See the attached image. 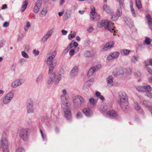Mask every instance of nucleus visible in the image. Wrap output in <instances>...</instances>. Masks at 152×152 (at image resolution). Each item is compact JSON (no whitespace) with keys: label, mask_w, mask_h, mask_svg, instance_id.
I'll return each instance as SVG.
<instances>
[{"label":"nucleus","mask_w":152,"mask_h":152,"mask_svg":"<svg viewBox=\"0 0 152 152\" xmlns=\"http://www.w3.org/2000/svg\"><path fill=\"white\" fill-rule=\"evenodd\" d=\"M56 51L54 50L52 53L49 52L47 54L48 57L46 61V63L49 66L48 73H50L53 72L56 65V62L53 63V59L56 56Z\"/></svg>","instance_id":"1"},{"label":"nucleus","mask_w":152,"mask_h":152,"mask_svg":"<svg viewBox=\"0 0 152 152\" xmlns=\"http://www.w3.org/2000/svg\"><path fill=\"white\" fill-rule=\"evenodd\" d=\"M97 26L99 28L103 27H106L110 32H113V35L115 34L116 31H115L113 26V24L112 22L108 20H104L99 22L97 24Z\"/></svg>","instance_id":"2"},{"label":"nucleus","mask_w":152,"mask_h":152,"mask_svg":"<svg viewBox=\"0 0 152 152\" xmlns=\"http://www.w3.org/2000/svg\"><path fill=\"white\" fill-rule=\"evenodd\" d=\"M18 134L21 139L23 141H27L29 137V129L27 128H21L18 130Z\"/></svg>","instance_id":"3"},{"label":"nucleus","mask_w":152,"mask_h":152,"mask_svg":"<svg viewBox=\"0 0 152 152\" xmlns=\"http://www.w3.org/2000/svg\"><path fill=\"white\" fill-rule=\"evenodd\" d=\"M6 133L3 134L0 142V147L3 148V152H9L8 142L6 138Z\"/></svg>","instance_id":"4"},{"label":"nucleus","mask_w":152,"mask_h":152,"mask_svg":"<svg viewBox=\"0 0 152 152\" xmlns=\"http://www.w3.org/2000/svg\"><path fill=\"white\" fill-rule=\"evenodd\" d=\"M14 96V93L10 92L7 94L3 99V102L4 104L9 103L12 99Z\"/></svg>","instance_id":"5"},{"label":"nucleus","mask_w":152,"mask_h":152,"mask_svg":"<svg viewBox=\"0 0 152 152\" xmlns=\"http://www.w3.org/2000/svg\"><path fill=\"white\" fill-rule=\"evenodd\" d=\"M64 116L67 120H70L72 118L71 113L69 107H64Z\"/></svg>","instance_id":"6"},{"label":"nucleus","mask_w":152,"mask_h":152,"mask_svg":"<svg viewBox=\"0 0 152 152\" xmlns=\"http://www.w3.org/2000/svg\"><path fill=\"white\" fill-rule=\"evenodd\" d=\"M53 33V30L50 29L42 37L41 41L43 43H45L52 35Z\"/></svg>","instance_id":"7"},{"label":"nucleus","mask_w":152,"mask_h":152,"mask_svg":"<svg viewBox=\"0 0 152 152\" xmlns=\"http://www.w3.org/2000/svg\"><path fill=\"white\" fill-rule=\"evenodd\" d=\"M49 77L47 81V83L48 85H51L53 83L56 79V75L54 73L51 72L49 73Z\"/></svg>","instance_id":"8"},{"label":"nucleus","mask_w":152,"mask_h":152,"mask_svg":"<svg viewBox=\"0 0 152 152\" xmlns=\"http://www.w3.org/2000/svg\"><path fill=\"white\" fill-rule=\"evenodd\" d=\"M23 83V81L22 80L17 79L11 83V86L13 88H16L21 85Z\"/></svg>","instance_id":"9"},{"label":"nucleus","mask_w":152,"mask_h":152,"mask_svg":"<svg viewBox=\"0 0 152 152\" xmlns=\"http://www.w3.org/2000/svg\"><path fill=\"white\" fill-rule=\"evenodd\" d=\"M78 71V67L77 66H74L71 71L69 75L71 77L73 78L75 77Z\"/></svg>","instance_id":"10"},{"label":"nucleus","mask_w":152,"mask_h":152,"mask_svg":"<svg viewBox=\"0 0 152 152\" xmlns=\"http://www.w3.org/2000/svg\"><path fill=\"white\" fill-rule=\"evenodd\" d=\"M42 3V0H38L35 3L34 9V11L35 13H37L39 11L41 7Z\"/></svg>","instance_id":"11"},{"label":"nucleus","mask_w":152,"mask_h":152,"mask_svg":"<svg viewBox=\"0 0 152 152\" xmlns=\"http://www.w3.org/2000/svg\"><path fill=\"white\" fill-rule=\"evenodd\" d=\"M119 54V53L118 52H114L109 54L107 57V59L108 60H110L113 59H116L118 57Z\"/></svg>","instance_id":"12"},{"label":"nucleus","mask_w":152,"mask_h":152,"mask_svg":"<svg viewBox=\"0 0 152 152\" xmlns=\"http://www.w3.org/2000/svg\"><path fill=\"white\" fill-rule=\"evenodd\" d=\"M120 105L122 108L126 109L128 105V99H120Z\"/></svg>","instance_id":"13"},{"label":"nucleus","mask_w":152,"mask_h":152,"mask_svg":"<svg viewBox=\"0 0 152 152\" xmlns=\"http://www.w3.org/2000/svg\"><path fill=\"white\" fill-rule=\"evenodd\" d=\"M68 97H69L63 96L61 97L62 104L64 106V107H69V103Z\"/></svg>","instance_id":"14"},{"label":"nucleus","mask_w":152,"mask_h":152,"mask_svg":"<svg viewBox=\"0 0 152 152\" xmlns=\"http://www.w3.org/2000/svg\"><path fill=\"white\" fill-rule=\"evenodd\" d=\"M114 44V43L113 41H109L104 45L103 49L104 51L109 50L113 46Z\"/></svg>","instance_id":"15"},{"label":"nucleus","mask_w":152,"mask_h":152,"mask_svg":"<svg viewBox=\"0 0 152 152\" xmlns=\"http://www.w3.org/2000/svg\"><path fill=\"white\" fill-rule=\"evenodd\" d=\"M83 111L84 114L87 117H91L93 114L92 111L88 108L84 109Z\"/></svg>","instance_id":"16"},{"label":"nucleus","mask_w":152,"mask_h":152,"mask_svg":"<svg viewBox=\"0 0 152 152\" xmlns=\"http://www.w3.org/2000/svg\"><path fill=\"white\" fill-rule=\"evenodd\" d=\"M91 20H94L96 18L97 14L95 12V8L93 6H91Z\"/></svg>","instance_id":"17"},{"label":"nucleus","mask_w":152,"mask_h":152,"mask_svg":"<svg viewBox=\"0 0 152 152\" xmlns=\"http://www.w3.org/2000/svg\"><path fill=\"white\" fill-rule=\"evenodd\" d=\"M113 77L110 76L106 78L107 85L109 87H111L113 85Z\"/></svg>","instance_id":"18"},{"label":"nucleus","mask_w":152,"mask_h":152,"mask_svg":"<svg viewBox=\"0 0 152 152\" xmlns=\"http://www.w3.org/2000/svg\"><path fill=\"white\" fill-rule=\"evenodd\" d=\"M27 110L28 113H32L33 112V104L31 102H28L27 106Z\"/></svg>","instance_id":"19"},{"label":"nucleus","mask_w":152,"mask_h":152,"mask_svg":"<svg viewBox=\"0 0 152 152\" xmlns=\"http://www.w3.org/2000/svg\"><path fill=\"white\" fill-rule=\"evenodd\" d=\"M107 115L110 117L113 118L116 116L117 113L114 111L112 110L108 111L107 113Z\"/></svg>","instance_id":"20"},{"label":"nucleus","mask_w":152,"mask_h":152,"mask_svg":"<svg viewBox=\"0 0 152 152\" xmlns=\"http://www.w3.org/2000/svg\"><path fill=\"white\" fill-rule=\"evenodd\" d=\"M103 8L104 10L108 14H112L113 13V11L106 4L104 5Z\"/></svg>","instance_id":"21"},{"label":"nucleus","mask_w":152,"mask_h":152,"mask_svg":"<svg viewBox=\"0 0 152 152\" xmlns=\"http://www.w3.org/2000/svg\"><path fill=\"white\" fill-rule=\"evenodd\" d=\"M118 95L120 99H128L127 94L124 91H121L119 92L118 93Z\"/></svg>","instance_id":"22"},{"label":"nucleus","mask_w":152,"mask_h":152,"mask_svg":"<svg viewBox=\"0 0 152 152\" xmlns=\"http://www.w3.org/2000/svg\"><path fill=\"white\" fill-rule=\"evenodd\" d=\"M79 49L78 48L71 49L69 51V55L71 56H73L75 53H77L79 51Z\"/></svg>","instance_id":"23"},{"label":"nucleus","mask_w":152,"mask_h":152,"mask_svg":"<svg viewBox=\"0 0 152 152\" xmlns=\"http://www.w3.org/2000/svg\"><path fill=\"white\" fill-rule=\"evenodd\" d=\"M28 4V0H25V1L23 2V5L22 6L21 11L23 12L26 9L27 5Z\"/></svg>","instance_id":"24"},{"label":"nucleus","mask_w":152,"mask_h":152,"mask_svg":"<svg viewBox=\"0 0 152 152\" xmlns=\"http://www.w3.org/2000/svg\"><path fill=\"white\" fill-rule=\"evenodd\" d=\"M48 12V10L46 7L42 9L41 11L40 14L41 16L42 17H44L45 16Z\"/></svg>","instance_id":"25"},{"label":"nucleus","mask_w":152,"mask_h":152,"mask_svg":"<svg viewBox=\"0 0 152 152\" xmlns=\"http://www.w3.org/2000/svg\"><path fill=\"white\" fill-rule=\"evenodd\" d=\"M121 7L122 6H120L118 7V9L117 10L116 15L119 18L122 15V11H121Z\"/></svg>","instance_id":"26"},{"label":"nucleus","mask_w":152,"mask_h":152,"mask_svg":"<svg viewBox=\"0 0 152 152\" xmlns=\"http://www.w3.org/2000/svg\"><path fill=\"white\" fill-rule=\"evenodd\" d=\"M78 99L80 101V102L77 104V106L79 107L82 104L85 102V100L81 96L78 95Z\"/></svg>","instance_id":"27"},{"label":"nucleus","mask_w":152,"mask_h":152,"mask_svg":"<svg viewBox=\"0 0 152 152\" xmlns=\"http://www.w3.org/2000/svg\"><path fill=\"white\" fill-rule=\"evenodd\" d=\"M136 89L139 92H146L145 86H139L136 88Z\"/></svg>","instance_id":"28"},{"label":"nucleus","mask_w":152,"mask_h":152,"mask_svg":"<svg viewBox=\"0 0 152 152\" xmlns=\"http://www.w3.org/2000/svg\"><path fill=\"white\" fill-rule=\"evenodd\" d=\"M94 79H91L88 80L85 83V85L86 86H89L92 85L94 83Z\"/></svg>","instance_id":"29"},{"label":"nucleus","mask_w":152,"mask_h":152,"mask_svg":"<svg viewBox=\"0 0 152 152\" xmlns=\"http://www.w3.org/2000/svg\"><path fill=\"white\" fill-rule=\"evenodd\" d=\"M89 102L90 104H92L93 106H94L96 105L97 101L94 98H91L89 99Z\"/></svg>","instance_id":"30"},{"label":"nucleus","mask_w":152,"mask_h":152,"mask_svg":"<svg viewBox=\"0 0 152 152\" xmlns=\"http://www.w3.org/2000/svg\"><path fill=\"white\" fill-rule=\"evenodd\" d=\"M95 72V71L93 67L91 68L88 73V76L89 77L91 76Z\"/></svg>","instance_id":"31"},{"label":"nucleus","mask_w":152,"mask_h":152,"mask_svg":"<svg viewBox=\"0 0 152 152\" xmlns=\"http://www.w3.org/2000/svg\"><path fill=\"white\" fill-rule=\"evenodd\" d=\"M125 21L127 25L130 26H131L133 25V22L130 19H128L125 20Z\"/></svg>","instance_id":"32"},{"label":"nucleus","mask_w":152,"mask_h":152,"mask_svg":"<svg viewBox=\"0 0 152 152\" xmlns=\"http://www.w3.org/2000/svg\"><path fill=\"white\" fill-rule=\"evenodd\" d=\"M43 79V75L40 74L38 75L35 80V82L37 83H39L40 81L42 80Z\"/></svg>","instance_id":"33"},{"label":"nucleus","mask_w":152,"mask_h":152,"mask_svg":"<svg viewBox=\"0 0 152 152\" xmlns=\"http://www.w3.org/2000/svg\"><path fill=\"white\" fill-rule=\"evenodd\" d=\"M152 40L148 37H146L145 38V40H144V42L147 45H150L151 44V42Z\"/></svg>","instance_id":"34"},{"label":"nucleus","mask_w":152,"mask_h":152,"mask_svg":"<svg viewBox=\"0 0 152 152\" xmlns=\"http://www.w3.org/2000/svg\"><path fill=\"white\" fill-rule=\"evenodd\" d=\"M62 94L61 95V97H62V96L64 97H68V96H67V91L66 89H63L62 91Z\"/></svg>","instance_id":"35"},{"label":"nucleus","mask_w":152,"mask_h":152,"mask_svg":"<svg viewBox=\"0 0 152 152\" xmlns=\"http://www.w3.org/2000/svg\"><path fill=\"white\" fill-rule=\"evenodd\" d=\"M138 57L135 56H133L131 58V61L132 63H135L137 61Z\"/></svg>","instance_id":"36"},{"label":"nucleus","mask_w":152,"mask_h":152,"mask_svg":"<svg viewBox=\"0 0 152 152\" xmlns=\"http://www.w3.org/2000/svg\"><path fill=\"white\" fill-rule=\"evenodd\" d=\"M72 42V41L70 43L68 46L64 50V51L65 52H67L69 50L72 48L73 47Z\"/></svg>","instance_id":"37"},{"label":"nucleus","mask_w":152,"mask_h":152,"mask_svg":"<svg viewBox=\"0 0 152 152\" xmlns=\"http://www.w3.org/2000/svg\"><path fill=\"white\" fill-rule=\"evenodd\" d=\"M136 3L137 6L139 9H140L142 7L141 3L140 0H136Z\"/></svg>","instance_id":"38"},{"label":"nucleus","mask_w":152,"mask_h":152,"mask_svg":"<svg viewBox=\"0 0 152 152\" xmlns=\"http://www.w3.org/2000/svg\"><path fill=\"white\" fill-rule=\"evenodd\" d=\"M76 35V34L75 32H74L73 34H69L68 36V38L69 40H71V39L74 38Z\"/></svg>","instance_id":"39"},{"label":"nucleus","mask_w":152,"mask_h":152,"mask_svg":"<svg viewBox=\"0 0 152 152\" xmlns=\"http://www.w3.org/2000/svg\"><path fill=\"white\" fill-rule=\"evenodd\" d=\"M61 76L60 75H58L54 83L56 85L58 84L59 81L61 80Z\"/></svg>","instance_id":"40"},{"label":"nucleus","mask_w":152,"mask_h":152,"mask_svg":"<svg viewBox=\"0 0 152 152\" xmlns=\"http://www.w3.org/2000/svg\"><path fill=\"white\" fill-rule=\"evenodd\" d=\"M130 52V50L126 49L122 50L121 51V53H123L125 55H128Z\"/></svg>","instance_id":"41"},{"label":"nucleus","mask_w":152,"mask_h":152,"mask_svg":"<svg viewBox=\"0 0 152 152\" xmlns=\"http://www.w3.org/2000/svg\"><path fill=\"white\" fill-rule=\"evenodd\" d=\"M145 66L148 73L152 76V69L148 66V65H146Z\"/></svg>","instance_id":"42"},{"label":"nucleus","mask_w":152,"mask_h":152,"mask_svg":"<svg viewBox=\"0 0 152 152\" xmlns=\"http://www.w3.org/2000/svg\"><path fill=\"white\" fill-rule=\"evenodd\" d=\"M147 19L148 22V24L152 23V19L151 18L150 15L148 14L147 16Z\"/></svg>","instance_id":"43"},{"label":"nucleus","mask_w":152,"mask_h":152,"mask_svg":"<svg viewBox=\"0 0 152 152\" xmlns=\"http://www.w3.org/2000/svg\"><path fill=\"white\" fill-rule=\"evenodd\" d=\"M84 56L86 57H90L92 56L90 52L88 51H86L84 54Z\"/></svg>","instance_id":"44"},{"label":"nucleus","mask_w":152,"mask_h":152,"mask_svg":"<svg viewBox=\"0 0 152 152\" xmlns=\"http://www.w3.org/2000/svg\"><path fill=\"white\" fill-rule=\"evenodd\" d=\"M78 100H79V99H78V95H77L75 96L73 100V103L77 106V104L78 103Z\"/></svg>","instance_id":"45"},{"label":"nucleus","mask_w":152,"mask_h":152,"mask_svg":"<svg viewBox=\"0 0 152 152\" xmlns=\"http://www.w3.org/2000/svg\"><path fill=\"white\" fill-rule=\"evenodd\" d=\"M119 2V5L122 6L123 7H124L125 4L124 3V0H116Z\"/></svg>","instance_id":"46"},{"label":"nucleus","mask_w":152,"mask_h":152,"mask_svg":"<svg viewBox=\"0 0 152 152\" xmlns=\"http://www.w3.org/2000/svg\"><path fill=\"white\" fill-rule=\"evenodd\" d=\"M101 67V64H98L96 66H93V67L94 68V69L96 71L98 70Z\"/></svg>","instance_id":"47"},{"label":"nucleus","mask_w":152,"mask_h":152,"mask_svg":"<svg viewBox=\"0 0 152 152\" xmlns=\"http://www.w3.org/2000/svg\"><path fill=\"white\" fill-rule=\"evenodd\" d=\"M21 54L22 56L26 58H29L28 55L24 51H22L21 52Z\"/></svg>","instance_id":"48"},{"label":"nucleus","mask_w":152,"mask_h":152,"mask_svg":"<svg viewBox=\"0 0 152 152\" xmlns=\"http://www.w3.org/2000/svg\"><path fill=\"white\" fill-rule=\"evenodd\" d=\"M134 106L135 109L137 110H140L141 108L140 106L137 102L135 103Z\"/></svg>","instance_id":"49"},{"label":"nucleus","mask_w":152,"mask_h":152,"mask_svg":"<svg viewBox=\"0 0 152 152\" xmlns=\"http://www.w3.org/2000/svg\"><path fill=\"white\" fill-rule=\"evenodd\" d=\"M145 89H146V91H150L152 89L151 87L149 86H145Z\"/></svg>","instance_id":"50"},{"label":"nucleus","mask_w":152,"mask_h":152,"mask_svg":"<svg viewBox=\"0 0 152 152\" xmlns=\"http://www.w3.org/2000/svg\"><path fill=\"white\" fill-rule=\"evenodd\" d=\"M40 131L41 134V135L42 137V138L43 140H45L47 139V136L46 135H44L43 134V132L41 129H40Z\"/></svg>","instance_id":"51"},{"label":"nucleus","mask_w":152,"mask_h":152,"mask_svg":"<svg viewBox=\"0 0 152 152\" xmlns=\"http://www.w3.org/2000/svg\"><path fill=\"white\" fill-rule=\"evenodd\" d=\"M123 70L122 69H118L117 74L119 75H122L124 74Z\"/></svg>","instance_id":"52"},{"label":"nucleus","mask_w":152,"mask_h":152,"mask_svg":"<svg viewBox=\"0 0 152 152\" xmlns=\"http://www.w3.org/2000/svg\"><path fill=\"white\" fill-rule=\"evenodd\" d=\"M118 17L116 15H113L111 17V19L115 21L116 20Z\"/></svg>","instance_id":"53"},{"label":"nucleus","mask_w":152,"mask_h":152,"mask_svg":"<svg viewBox=\"0 0 152 152\" xmlns=\"http://www.w3.org/2000/svg\"><path fill=\"white\" fill-rule=\"evenodd\" d=\"M25 150L21 148H18L16 151V152H24Z\"/></svg>","instance_id":"54"},{"label":"nucleus","mask_w":152,"mask_h":152,"mask_svg":"<svg viewBox=\"0 0 152 152\" xmlns=\"http://www.w3.org/2000/svg\"><path fill=\"white\" fill-rule=\"evenodd\" d=\"M131 10L132 12V14L133 15V16L134 17L136 16V14L134 11V10L133 8V6H131Z\"/></svg>","instance_id":"55"},{"label":"nucleus","mask_w":152,"mask_h":152,"mask_svg":"<svg viewBox=\"0 0 152 152\" xmlns=\"http://www.w3.org/2000/svg\"><path fill=\"white\" fill-rule=\"evenodd\" d=\"M82 113L80 112H78L76 114V116L77 118H80L82 117Z\"/></svg>","instance_id":"56"},{"label":"nucleus","mask_w":152,"mask_h":152,"mask_svg":"<svg viewBox=\"0 0 152 152\" xmlns=\"http://www.w3.org/2000/svg\"><path fill=\"white\" fill-rule=\"evenodd\" d=\"M33 53L35 56L38 55L39 54V51L38 50H33Z\"/></svg>","instance_id":"57"},{"label":"nucleus","mask_w":152,"mask_h":152,"mask_svg":"<svg viewBox=\"0 0 152 152\" xmlns=\"http://www.w3.org/2000/svg\"><path fill=\"white\" fill-rule=\"evenodd\" d=\"M9 23L7 22H5L3 24V26L4 27H7L9 26Z\"/></svg>","instance_id":"58"},{"label":"nucleus","mask_w":152,"mask_h":152,"mask_svg":"<svg viewBox=\"0 0 152 152\" xmlns=\"http://www.w3.org/2000/svg\"><path fill=\"white\" fill-rule=\"evenodd\" d=\"M94 28L92 27H90L88 29H87V31L88 32L91 33V32L94 30Z\"/></svg>","instance_id":"59"},{"label":"nucleus","mask_w":152,"mask_h":152,"mask_svg":"<svg viewBox=\"0 0 152 152\" xmlns=\"http://www.w3.org/2000/svg\"><path fill=\"white\" fill-rule=\"evenodd\" d=\"M143 103L146 106H148L149 103V102L148 101L145 100L143 101Z\"/></svg>","instance_id":"60"},{"label":"nucleus","mask_w":152,"mask_h":152,"mask_svg":"<svg viewBox=\"0 0 152 152\" xmlns=\"http://www.w3.org/2000/svg\"><path fill=\"white\" fill-rule=\"evenodd\" d=\"M61 31L62 33V34L64 35H66L67 33V31L64 30H62Z\"/></svg>","instance_id":"61"},{"label":"nucleus","mask_w":152,"mask_h":152,"mask_svg":"<svg viewBox=\"0 0 152 152\" xmlns=\"http://www.w3.org/2000/svg\"><path fill=\"white\" fill-rule=\"evenodd\" d=\"M95 95L97 97L101 95L100 92L99 91L96 92Z\"/></svg>","instance_id":"62"},{"label":"nucleus","mask_w":152,"mask_h":152,"mask_svg":"<svg viewBox=\"0 0 152 152\" xmlns=\"http://www.w3.org/2000/svg\"><path fill=\"white\" fill-rule=\"evenodd\" d=\"M30 26V23L28 22H27L26 23V27L27 28H29Z\"/></svg>","instance_id":"63"},{"label":"nucleus","mask_w":152,"mask_h":152,"mask_svg":"<svg viewBox=\"0 0 152 152\" xmlns=\"http://www.w3.org/2000/svg\"><path fill=\"white\" fill-rule=\"evenodd\" d=\"M7 8V6L6 4H5L3 5L2 7V9L3 10Z\"/></svg>","instance_id":"64"}]
</instances>
